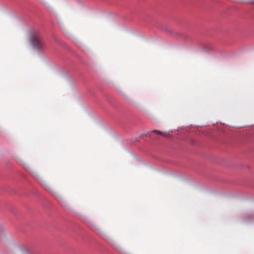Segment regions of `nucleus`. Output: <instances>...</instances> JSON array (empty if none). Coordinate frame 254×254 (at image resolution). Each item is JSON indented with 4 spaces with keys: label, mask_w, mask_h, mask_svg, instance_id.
<instances>
[{
    "label": "nucleus",
    "mask_w": 254,
    "mask_h": 254,
    "mask_svg": "<svg viewBox=\"0 0 254 254\" xmlns=\"http://www.w3.org/2000/svg\"><path fill=\"white\" fill-rule=\"evenodd\" d=\"M30 42L33 48L38 51L45 50L46 43L39 32L33 31L31 33Z\"/></svg>",
    "instance_id": "obj_1"
},
{
    "label": "nucleus",
    "mask_w": 254,
    "mask_h": 254,
    "mask_svg": "<svg viewBox=\"0 0 254 254\" xmlns=\"http://www.w3.org/2000/svg\"><path fill=\"white\" fill-rule=\"evenodd\" d=\"M40 183L46 190L49 191L50 192H52L51 189L44 182H43V181H41Z\"/></svg>",
    "instance_id": "obj_3"
},
{
    "label": "nucleus",
    "mask_w": 254,
    "mask_h": 254,
    "mask_svg": "<svg viewBox=\"0 0 254 254\" xmlns=\"http://www.w3.org/2000/svg\"><path fill=\"white\" fill-rule=\"evenodd\" d=\"M153 133H155V134L157 135H160L163 136H166L167 135L166 132H163L161 131L157 130H153L151 131Z\"/></svg>",
    "instance_id": "obj_2"
}]
</instances>
